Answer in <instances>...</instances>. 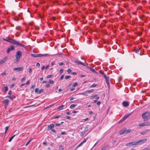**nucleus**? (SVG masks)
<instances>
[{
    "label": "nucleus",
    "mask_w": 150,
    "mask_h": 150,
    "mask_svg": "<svg viewBox=\"0 0 150 150\" xmlns=\"http://www.w3.org/2000/svg\"><path fill=\"white\" fill-rule=\"evenodd\" d=\"M3 40L10 42L13 44H14L17 45H19L24 47H25V45L21 44L19 42L16 41L14 39H9L8 38H4L3 39Z\"/></svg>",
    "instance_id": "nucleus-1"
},
{
    "label": "nucleus",
    "mask_w": 150,
    "mask_h": 150,
    "mask_svg": "<svg viewBox=\"0 0 150 150\" xmlns=\"http://www.w3.org/2000/svg\"><path fill=\"white\" fill-rule=\"evenodd\" d=\"M22 55V54L20 51H18L15 54L16 59V61L18 62L20 59L21 56Z\"/></svg>",
    "instance_id": "nucleus-2"
},
{
    "label": "nucleus",
    "mask_w": 150,
    "mask_h": 150,
    "mask_svg": "<svg viewBox=\"0 0 150 150\" xmlns=\"http://www.w3.org/2000/svg\"><path fill=\"white\" fill-rule=\"evenodd\" d=\"M31 55L33 57H47L48 56L47 54H31Z\"/></svg>",
    "instance_id": "nucleus-3"
},
{
    "label": "nucleus",
    "mask_w": 150,
    "mask_h": 150,
    "mask_svg": "<svg viewBox=\"0 0 150 150\" xmlns=\"http://www.w3.org/2000/svg\"><path fill=\"white\" fill-rule=\"evenodd\" d=\"M147 140V139H143L139 140L137 142H135L136 145H139L142 144L146 142Z\"/></svg>",
    "instance_id": "nucleus-4"
},
{
    "label": "nucleus",
    "mask_w": 150,
    "mask_h": 150,
    "mask_svg": "<svg viewBox=\"0 0 150 150\" xmlns=\"http://www.w3.org/2000/svg\"><path fill=\"white\" fill-rule=\"evenodd\" d=\"M149 125H150V122H148L142 123L140 124L139 126L140 127H143Z\"/></svg>",
    "instance_id": "nucleus-5"
},
{
    "label": "nucleus",
    "mask_w": 150,
    "mask_h": 150,
    "mask_svg": "<svg viewBox=\"0 0 150 150\" xmlns=\"http://www.w3.org/2000/svg\"><path fill=\"white\" fill-rule=\"evenodd\" d=\"M78 65H82L85 67H86V66H87V64L86 65V64H84V63L80 62L78 60H76L74 61Z\"/></svg>",
    "instance_id": "nucleus-6"
},
{
    "label": "nucleus",
    "mask_w": 150,
    "mask_h": 150,
    "mask_svg": "<svg viewBox=\"0 0 150 150\" xmlns=\"http://www.w3.org/2000/svg\"><path fill=\"white\" fill-rule=\"evenodd\" d=\"M14 47L12 45H11L10 47L8 48L6 51V52L7 54H8L11 51L14 50Z\"/></svg>",
    "instance_id": "nucleus-7"
},
{
    "label": "nucleus",
    "mask_w": 150,
    "mask_h": 150,
    "mask_svg": "<svg viewBox=\"0 0 150 150\" xmlns=\"http://www.w3.org/2000/svg\"><path fill=\"white\" fill-rule=\"evenodd\" d=\"M149 115V112H148L143 113L142 115V117L143 118H146Z\"/></svg>",
    "instance_id": "nucleus-8"
},
{
    "label": "nucleus",
    "mask_w": 150,
    "mask_h": 150,
    "mask_svg": "<svg viewBox=\"0 0 150 150\" xmlns=\"http://www.w3.org/2000/svg\"><path fill=\"white\" fill-rule=\"evenodd\" d=\"M23 69V68L22 67L14 68L13 69V70L16 71L17 72L22 71Z\"/></svg>",
    "instance_id": "nucleus-9"
},
{
    "label": "nucleus",
    "mask_w": 150,
    "mask_h": 150,
    "mask_svg": "<svg viewBox=\"0 0 150 150\" xmlns=\"http://www.w3.org/2000/svg\"><path fill=\"white\" fill-rule=\"evenodd\" d=\"M54 127V125L53 124H51L48 126L47 130L48 131L50 130H51Z\"/></svg>",
    "instance_id": "nucleus-10"
},
{
    "label": "nucleus",
    "mask_w": 150,
    "mask_h": 150,
    "mask_svg": "<svg viewBox=\"0 0 150 150\" xmlns=\"http://www.w3.org/2000/svg\"><path fill=\"white\" fill-rule=\"evenodd\" d=\"M126 128L125 127L121 130L119 132L120 134L122 135L125 133L126 134Z\"/></svg>",
    "instance_id": "nucleus-11"
},
{
    "label": "nucleus",
    "mask_w": 150,
    "mask_h": 150,
    "mask_svg": "<svg viewBox=\"0 0 150 150\" xmlns=\"http://www.w3.org/2000/svg\"><path fill=\"white\" fill-rule=\"evenodd\" d=\"M87 66H86V67L88 69H89L92 72H93V73H97V72L94 69L92 68H91L90 67H89L88 66V64H87Z\"/></svg>",
    "instance_id": "nucleus-12"
},
{
    "label": "nucleus",
    "mask_w": 150,
    "mask_h": 150,
    "mask_svg": "<svg viewBox=\"0 0 150 150\" xmlns=\"http://www.w3.org/2000/svg\"><path fill=\"white\" fill-rule=\"evenodd\" d=\"M133 145H136L135 142H129L127 143L126 144V146H132Z\"/></svg>",
    "instance_id": "nucleus-13"
},
{
    "label": "nucleus",
    "mask_w": 150,
    "mask_h": 150,
    "mask_svg": "<svg viewBox=\"0 0 150 150\" xmlns=\"http://www.w3.org/2000/svg\"><path fill=\"white\" fill-rule=\"evenodd\" d=\"M122 104L123 106L125 107H127L129 105V103L126 101L123 102Z\"/></svg>",
    "instance_id": "nucleus-14"
},
{
    "label": "nucleus",
    "mask_w": 150,
    "mask_h": 150,
    "mask_svg": "<svg viewBox=\"0 0 150 150\" xmlns=\"http://www.w3.org/2000/svg\"><path fill=\"white\" fill-rule=\"evenodd\" d=\"M149 131V130L148 129H146L144 131L141 132L140 133V134L142 135H143L145 134L148 132Z\"/></svg>",
    "instance_id": "nucleus-15"
},
{
    "label": "nucleus",
    "mask_w": 150,
    "mask_h": 150,
    "mask_svg": "<svg viewBox=\"0 0 150 150\" xmlns=\"http://www.w3.org/2000/svg\"><path fill=\"white\" fill-rule=\"evenodd\" d=\"M88 139V138H87L86 139H85L78 146L76 147V149H77L78 148H79V147L81 146L84 143H85L87 140Z\"/></svg>",
    "instance_id": "nucleus-16"
},
{
    "label": "nucleus",
    "mask_w": 150,
    "mask_h": 150,
    "mask_svg": "<svg viewBox=\"0 0 150 150\" xmlns=\"http://www.w3.org/2000/svg\"><path fill=\"white\" fill-rule=\"evenodd\" d=\"M3 103L5 104V106H6V105L7 106L9 103V100L7 99H5L3 101Z\"/></svg>",
    "instance_id": "nucleus-17"
},
{
    "label": "nucleus",
    "mask_w": 150,
    "mask_h": 150,
    "mask_svg": "<svg viewBox=\"0 0 150 150\" xmlns=\"http://www.w3.org/2000/svg\"><path fill=\"white\" fill-rule=\"evenodd\" d=\"M129 114H127L121 120L122 121H123L127 119L129 116Z\"/></svg>",
    "instance_id": "nucleus-18"
},
{
    "label": "nucleus",
    "mask_w": 150,
    "mask_h": 150,
    "mask_svg": "<svg viewBox=\"0 0 150 150\" xmlns=\"http://www.w3.org/2000/svg\"><path fill=\"white\" fill-rule=\"evenodd\" d=\"M8 90V88L7 86H5L4 88H2V90L4 92L7 91Z\"/></svg>",
    "instance_id": "nucleus-19"
},
{
    "label": "nucleus",
    "mask_w": 150,
    "mask_h": 150,
    "mask_svg": "<svg viewBox=\"0 0 150 150\" xmlns=\"http://www.w3.org/2000/svg\"><path fill=\"white\" fill-rule=\"evenodd\" d=\"M64 107V105H62L61 106H60L58 108V110H61L63 109Z\"/></svg>",
    "instance_id": "nucleus-20"
},
{
    "label": "nucleus",
    "mask_w": 150,
    "mask_h": 150,
    "mask_svg": "<svg viewBox=\"0 0 150 150\" xmlns=\"http://www.w3.org/2000/svg\"><path fill=\"white\" fill-rule=\"evenodd\" d=\"M76 104H71L70 107V108L71 109L74 108L76 106Z\"/></svg>",
    "instance_id": "nucleus-21"
},
{
    "label": "nucleus",
    "mask_w": 150,
    "mask_h": 150,
    "mask_svg": "<svg viewBox=\"0 0 150 150\" xmlns=\"http://www.w3.org/2000/svg\"><path fill=\"white\" fill-rule=\"evenodd\" d=\"M88 92H87V91L85 92L82 93H81V94L82 95H83V96H87L88 95Z\"/></svg>",
    "instance_id": "nucleus-22"
},
{
    "label": "nucleus",
    "mask_w": 150,
    "mask_h": 150,
    "mask_svg": "<svg viewBox=\"0 0 150 150\" xmlns=\"http://www.w3.org/2000/svg\"><path fill=\"white\" fill-rule=\"evenodd\" d=\"M88 127H86L85 129L82 132V134L83 133V134H84L86 133V132L87 131H88Z\"/></svg>",
    "instance_id": "nucleus-23"
},
{
    "label": "nucleus",
    "mask_w": 150,
    "mask_h": 150,
    "mask_svg": "<svg viewBox=\"0 0 150 150\" xmlns=\"http://www.w3.org/2000/svg\"><path fill=\"white\" fill-rule=\"evenodd\" d=\"M15 135H13V136H12L11 137H10L8 140V142H11V140H12V139L14 137H15Z\"/></svg>",
    "instance_id": "nucleus-24"
},
{
    "label": "nucleus",
    "mask_w": 150,
    "mask_h": 150,
    "mask_svg": "<svg viewBox=\"0 0 150 150\" xmlns=\"http://www.w3.org/2000/svg\"><path fill=\"white\" fill-rule=\"evenodd\" d=\"M98 86L97 84H93L90 86V88L95 87Z\"/></svg>",
    "instance_id": "nucleus-25"
},
{
    "label": "nucleus",
    "mask_w": 150,
    "mask_h": 150,
    "mask_svg": "<svg viewBox=\"0 0 150 150\" xmlns=\"http://www.w3.org/2000/svg\"><path fill=\"white\" fill-rule=\"evenodd\" d=\"M49 83H50V84H54V81L52 80H50L49 81Z\"/></svg>",
    "instance_id": "nucleus-26"
},
{
    "label": "nucleus",
    "mask_w": 150,
    "mask_h": 150,
    "mask_svg": "<svg viewBox=\"0 0 150 150\" xmlns=\"http://www.w3.org/2000/svg\"><path fill=\"white\" fill-rule=\"evenodd\" d=\"M131 129H129L127 130V129H126V134L130 132L131 131Z\"/></svg>",
    "instance_id": "nucleus-27"
},
{
    "label": "nucleus",
    "mask_w": 150,
    "mask_h": 150,
    "mask_svg": "<svg viewBox=\"0 0 150 150\" xmlns=\"http://www.w3.org/2000/svg\"><path fill=\"white\" fill-rule=\"evenodd\" d=\"M140 49H137L135 50V52L137 53H138Z\"/></svg>",
    "instance_id": "nucleus-28"
},
{
    "label": "nucleus",
    "mask_w": 150,
    "mask_h": 150,
    "mask_svg": "<svg viewBox=\"0 0 150 150\" xmlns=\"http://www.w3.org/2000/svg\"><path fill=\"white\" fill-rule=\"evenodd\" d=\"M71 76L69 75L66 76H65V78L66 79H67L70 78H71Z\"/></svg>",
    "instance_id": "nucleus-29"
},
{
    "label": "nucleus",
    "mask_w": 150,
    "mask_h": 150,
    "mask_svg": "<svg viewBox=\"0 0 150 150\" xmlns=\"http://www.w3.org/2000/svg\"><path fill=\"white\" fill-rule=\"evenodd\" d=\"M8 59V57L6 56V57H4L3 59L4 60V61L5 62H6L7 60Z\"/></svg>",
    "instance_id": "nucleus-30"
},
{
    "label": "nucleus",
    "mask_w": 150,
    "mask_h": 150,
    "mask_svg": "<svg viewBox=\"0 0 150 150\" xmlns=\"http://www.w3.org/2000/svg\"><path fill=\"white\" fill-rule=\"evenodd\" d=\"M94 91V90L93 89H91L90 90H88L87 91V92H88V93H92Z\"/></svg>",
    "instance_id": "nucleus-31"
},
{
    "label": "nucleus",
    "mask_w": 150,
    "mask_h": 150,
    "mask_svg": "<svg viewBox=\"0 0 150 150\" xmlns=\"http://www.w3.org/2000/svg\"><path fill=\"white\" fill-rule=\"evenodd\" d=\"M9 98L11 99H12L13 98H15V97L14 96H13V95H11V96H9Z\"/></svg>",
    "instance_id": "nucleus-32"
},
{
    "label": "nucleus",
    "mask_w": 150,
    "mask_h": 150,
    "mask_svg": "<svg viewBox=\"0 0 150 150\" xmlns=\"http://www.w3.org/2000/svg\"><path fill=\"white\" fill-rule=\"evenodd\" d=\"M39 90L38 88H36L35 89V92L36 93H38Z\"/></svg>",
    "instance_id": "nucleus-33"
},
{
    "label": "nucleus",
    "mask_w": 150,
    "mask_h": 150,
    "mask_svg": "<svg viewBox=\"0 0 150 150\" xmlns=\"http://www.w3.org/2000/svg\"><path fill=\"white\" fill-rule=\"evenodd\" d=\"M0 63H1V64H2L3 63H5V62L4 61V60L3 59H1L0 61Z\"/></svg>",
    "instance_id": "nucleus-34"
},
{
    "label": "nucleus",
    "mask_w": 150,
    "mask_h": 150,
    "mask_svg": "<svg viewBox=\"0 0 150 150\" xmlns=\"http://www.w3.org/2000/svg\"><path fill=\"white\" fill-rule=\"evenodd\" d=\"M31 141V140H29L27 142V143H26V144H25V146H27L29 144V143Z\"/></svg>",
    "instance_id": "nucleus-35"
},
{
    "label": "nucleus",
    "mask_w": 150,
    "mask_h": 150,
    "mask_svg": "<svg viewBox=\"0 0 150 150\" xmlns=\"http://www.w3.org/2000/svg\"><path fill=\"white\" fill-rule=\"evenodd\" d=\"M44 91V90L43 89H40L38 93H41L43 92Z\"/></svg>",
    "instance_id": "nucleus-36"
},
{
    "label": "nucleus",
    "mask_w": 150,
    "mask_h": 150,
    "mask_svg": "<svg viewBox=\"0 0 150 150\" xmlns=\"http://www.w3.org/2000/svg\"><path fill=\"white\" fill-rule=\"evenodd\" d=\"M77 85H78V83L76 82H75V83H73V86L74 87H75L76 86H77Z\"/></svg>",
    "instance_id": "nucleus-37"
},
{
    "label": "nucleus",
    "mask_w": 150,
    "mask_h": 150,
    "mask_svg": "<svg viewBox=\"0 0 150 150\" xmlns=\"http://www.w3.org/2000/svg\"><path fill=\"white\" fill-rule=\"evenodd\" d=\"M52 76V75H48L46 76V78L47 79H48L51 78Z\"/></svg>",
    "instance_id": "nucleus-38"
},
{
    "label": "nucleus",
    "mask_w": 150,
    "mask_h": 150,
    "mask_svg": "<svg viewBox=\"0 0 150 150\" xmlns=\"http://www.w3.org/2000/svg\"><path fill=\"white\" fill-rule=\"evenodd\" d=\"M97 96V95H95L93 96H91L90 97V98L91 99L93 98H95V97H96V96Z\"/></svg>",
    "instance_id": "nucleus-39"
},
{
    "label": "nucleus",
    "mask_w": 150,
    "mask_h": 150,
    "mask_svg": "<svg viewBox=\"0 0 150 150\" xmlns=\"http://www.w3.org/2000/svg\"><path fill=\"white\" fill-rule=\"evenodd\" d=\"M106 83H107V84L108 86L109 87V81L108 80L106 81Z\"/></svg>",
    "instance_id": "nucleus-40"
},
{
    "label": "nucleus",
    "mask_w": 150,
    "mask_h": 150,
    "mask_svg": "<svg viewBox=\"0 0 150 150\" xmlns=\"http://www.w3.org/2000/svg\"><path fill=\"white\" fill-rule=\"evenodd\" d=\"M105 78L106 81L108 80L109 79V78L108 77V76H105Z\"/></svg>",
    "instance_id": "nucleus-41"
},
{
    "label": "nucleus",
    "mask_w": 150,
    "mask_h": 150,
    "mask_svg": "<svg viewBox=\"0 0 150 150\" xmlns=\"http://www.w3.org/2000/svg\"><path fill=\"white\" fill-rule=\"evenodd\" d=\"M8 94L9 95V96L11 95H12V91H11L10 90V91H8Z\"/></svg>",
    "instance_id": "nucleus-42"
},
{
    "label": "nucleus",
    "mask_w": 150,
    "mask_h": 150,
    "mask_svg": "<svg viewBox=\"0 0 150 150\" xmlns=\"http://www.w3.org/2000/svg\"><path fill=\"white\" fill-rule=\"evenodd\" d=\"M66 134V132H62L61 133V134L62 135Z\"/></svg>",
    "instance_id": "nucleus-43"
},
{
    "label": "nucleus",
    "mask_w": 150,
    "mask_h": 150,
    "mask_svg": "<svg viewBox=\"0 0 150 150\" xmlns=\"http://www.w3.org/2000/svg\"><path fill=\"white\" fill-rule=\"evenodd\" d=\"M6 72H3L1 74V75L2 76H4V75H6Z\"/></svg>",
    "instance_id": "nucleus-44"
},
{
    "label": "nucleus",
    "mask_w": 150,
    "mask_h": 150,
    "mask_svg": "<svg viewBox=\"0 0 150 150\" xmlns=\"http://www.w3.org/2000/svg\"><path fill=\"white\" fill-rule=\"evenodd\" d=\"M66 118L67 119L71 120V117L69 116H67L66 117Z\"/></svg>",
    "instance_id": "nucleus-45"
},
{
    "label": "nucleus",
    "mask_w": 150,
    "mask_h": 150,
    "mask_svg": "<svg viewBox=\"0 0 150 150\" xmlns=\"http://www.w3.org/2000/svg\"><path fill=\"white\" fill-rule=\"evenodd\" d=\"M63 71V69H60L59 70V73H62Z\"/></svg>",
    "instance_id": "nucleus-46"
},
{
    "label": "nucleus",
    "mask_w": 150,
    "mask_h": 150,
    "mask_svg": "<svg viewBox=\"0 0 150 150\" xmlns=\"http://www.w3.org/2000/svg\"><path fill=\"white\" fill-rule=\"evenodd\" d=\"M64 77V75H62L61 77H60V79L61 80H62L63 79Z\"/></svg>",
    "instance_id": "nucleus-47"
},
{
    "label": "nucleus",
    "mask_w": 150,
    "mask_h": 150,
    "mask_svg": "<svg viewBox=\"0 0 150 150\" xmlns=\"http://www.w3.org/2000/svg\"><path fill=\"white\" fill-rule=\"evenodd\" d=\"M50 86V85L49 84H47L46 85V86L47 88L49 87Z\"/></svg>",
    "instance_id": "nucleus-48"
},
{
    "label": "nucleus",
    "mask_w": 150,
    "mask_h": 150,
    "mask_svg": "<svg viewBox=\"0 0 150 150\" xmlns=\"http://www.w3.org/2000/svg\"><path fill=\"white\" fill-rule=\"evenodd\" d=\"M53 128L52 129H51V130L52 132H54V133H55L56 132V131L55 130H54V129H53Z\"/></svg>",
    "instance_id": "nucleus-49"
},
{
    "label": "nucleus",
    "mask_w": 150,
    "mask_h": 150,
    "mask_svg": "<svg viewBox=\"0 0 150 150\" xmlns=\"http://www.w3.org/2000/svg\"><path fill=\"white\" fill-rule=\"evenodd\" d=\"M25 80V78L24 77L21 79V81H22Z\"/></svg>",
    "instance_id": "nucleus-50"
},
{
    "label": "nucleus",
    "mask_w": 150,
    "mask_h": 150,
    "mask_svg": "<svg viewBox=\"0 0 150 150\" xmlns=\"http://www.w3.org/2000/svg\"><path fill=\"white\" fill-rule=\"evenodd\" d=\"M101 103V102H100V101H98L97 103V104L98 105H99Z\"/></svg>",
    "instance_id": "nucleus-51"
},
{
    "label": "nucleus",
    "mask_w": 150,
    "mask_h": 150,
    "mask_svg": "<svg viewBox=\"0 0 150 150\" xmlns=\"http://www.w3.org/2000/svg\"><path fill=\"white\" fill-rule=\"evenodd\" d=\"M9 128V127L8 126H6V127H5V130L6 131H7L8 130V129Z\"/></svg>",
    "instance_id": "nucleus-52"
},
{
    "label": "nucleus",
    "mask_w": 150,
    "mask_h": 150,
    "mask_svg": "<svg viewBox=\"0 0 150 150\" xmlns=\"http://www.w3.org/2000/svg\"><path fill=\"white\" fill-rule=\"evenodd\" d=\"M35 85H33L31 87V88H35Z\"/></svg>",
    "instance_id": "nucleus-53"
},
{
    "label": "nucleus",
    "mask_w": 150,
    "mask_h": 150,
    "mask_svg": "<svg viewBox=\"0 0 150 150\" xmlns=\"http://www.w3.org/2000/svg\"><path fill=\"white\" fill-rule=\"evenodd\" d=\"M75 88H71L70 90V91H73L74 90H75Z\"/></svg>",
    "instance_id": "nucleus-54"
},
{
    "label": "nucleus",
    "mask_w": 150,
    "mask_h": 150,
    "mask_svg": "<svg viewBox=\"0 0 150 150\" xmlns=\"http://www.w3.org/2000/svg\"><path fill=\"white\" fill-rule=\"evenodd\" d=\"M71 70L70 69H68L67 70V72L68 73H69L71 71Z\"/></svg>",
    "instance_id": "nucleus-55"
},
{
    "label": "nucleus",
    "mask_w": 150,
    "mask_h": 150,
    "mask_svg": "<svg viewBox=\"0 0 150 150\" xmlns=\"http://www.w3.org/2000/svg\"><path fill=\"white\" fill-rule=\"evenodd\" d=\"M40 65V64L39 63H38L36 64V66L38 67H39Z\"/></svg>",
    "instance_id": "nucleus-56"
},
{
    "label": "nucleus",
    "mask_w": 150,
    "mask_h": 150,
    "mask_svg": "<svg viewBox=\"0 0 150 150\" xmlns=\"http://www.w3.org/2000/svg\"><path fill=\"white\" fill-rule=\"evenodd\" d=\"M29 83H30V81H27V82L25 83V84H26L27 85H29Z\"/></svg>",
    "instance_id": "nucleus-57"
},
{
    "label": "nucleus",
    "mask_w": 150,
    "mask_h": 150,
    "mask_svg": "<svg viewBox=\"0 0 150 150\" xmlns=\"http://www.w3.org/2000/svg\"><path fill=\"white\" fill-rule=\"evenodd\" d=\"M63 64H64L63 62H61V63H59V65L60 66L62 65Z\"/></svg>",
    "instance_id": "nucleus-58"
},
{
    "label": "nucleus",
    "mask_w": 150,
    "mask_h": 150,
    "mask_svg": "<svg viewBox=\"0 0 150 150\" xmlns=\"http://www.w3.org/2000/svg\"><path fill=\"white\" fill-rule=\"evenodd\" d=\"M32 69L31 68H30L29 69V72L30 73L32 71Z\"/></svg>",
    "instance_id": "nucleus-59"
},
{
    "label": "nucleus",
    "mask_w": 150,
    "mask_h": 150,
    "mask_svg": "<svg viewBox=\"0 0 150 150\" xmlns=\"http://www.w3.org/2000/svg\"><path fill=\"white\" fill-rule=\"evenodd\" d=\"M25 84V83H24L20 85V86H24Z\"/></svg>",
    "instance_id": "nucleus-60"
},
{
    "label": "nucleus",
    "mask_w": 150,
    "mask_h": 150,
    "mask_svg": "<svg viewBox=\"0 0 150 150\" xmlns=\"http://www.w3.org/2000/svg\"><path fill=\"white\" fill-rule=\"evenodd\" d=\"M102 74L103 75L105 78V76H107L105 74H104L103 73H102Z\"/></svg>",
    "instance_id": "nucleus-61"
},
{
    "label": "nucleus",
    "mask_w": 150,
    "mask_h": 150,
    "mask_svg": "<svg viewBox=\"0 0 150 150\" xmlns=\"http://www.w3.org/2000/svg\"><path fill=\"white\" fill-rule=\"evenodd\" d=\"M60 116V115L57 116L54 118H57L59 117Z\"/></svg>",
    "instance_id": "nucleus-62"
},
{
    "label": "nucleus",
    "mask_w": 150,
    "mask_h": 150,
    "mask_svg": "<svg viewBox=\"0 0 150 150\" xmlns=\"http://www.w3.org/2000/svg\"><path fill=\"white\" fill-rule=\"evenodd\" d=\"M47 81H43L42 82V83H46V82H47Z\"/></svg>",
    "instance_id": "nucleus-63"
},
{
    "label": "nucleus",
    "mask_w": 150,
    "mask_h": 150,
    "mask_svg": "<svg viewBox=\"0 0 150 150\" xmlns=\"http://www.w3.org/2000/svg\"><path fill=\"white\" fill-rule=\"evenodd\" d=\"M45 68V66H43L42 67V68H41V69H42V70H43Z\"/></svg>",
    "instance_id": "nucleus-64"
}]
</instances>
